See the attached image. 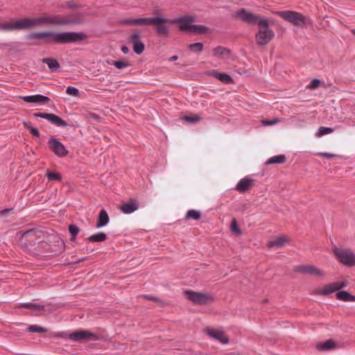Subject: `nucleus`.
I'll return each instance as SVG.
<instances>
[{
    "label": "nucleus",
    "mask_w": 355,
    "mask_h": 355,
    "mask_svg": "<svg viewBox=\"0 0 355 355\" xmlns=\"http://www.w3.org/2000/svg\"><path fill=\"white\" fill-rule=\"evenodd\" d=\"M178 59V55H173L169 58V61L173 62V61H176Z\"/></svg>",
    "instance_id": "nucleus-53"
},
{
    "label": "nucleus",
    "mask_w": 355,
    "mask_h": 355,
    "mask_svg": "<svg viewBox=\"0 0 355 355\" xmlns=\"http://www.w3.org/2000/svg\"><path fill=\"white\" fill-rule=\"evenodd\" d=\"M18 30L26 29L33 27L31 18H22L17 19Z\"/></svg>",
    "instance_id": "nucleus-29"
},
{
    "label": "nucleus",
    "mask_w": 355,
    "mask_h": 355,
    "mask_svg": "<svg viewBox=\"0 0 355 355\" xmlns=\"http://www.w3.org/2000/svg\"><path fill=\"white\" fill-rule=\"evenodd\" d=\"M108 63L113 64L114 67H116L119 69H124V68L130 66V64L128 62L123 61V60H116V61H113L112 63H110V62H108Z\"/></svg>",
    "instance_id": "nucleus-39"
},
{
    "label": "nucleus",
    "mask_w": 355,
    "mask_h": 355,
    "mask_svg": "<svg viewBox=\"0 0 355 355\" xmlns=\"http://www.w3.org/2000/svg\"><path fill=\"white\" fill-rule=\"evenodd\" d=\"M336 297L337 300L343 302H355V296L345 291H338L336 293Z\"/></svg>",
    "instance_id": "nucleus-26"
},
{
    "label": "nucleus",
    "mask_w": 355,
    "mask_h": 355,
    "mask_svg": "<svg viewBox=\"0 0 355 355\" xmlns=\"http://www.w3.org/2000/svg\"><path fill=\"white\" fill-rule=\"evenodd\" d=\"M0 30L3 31H13L18 30L17 21L13 20L0 24Z\"/></svg>",
    "instance_id": "nucleus-28"
},
{
    "label": "nucleus",
    "mask_w": 355,
    "mask_h": 355,
    "mask_svg": "<svg viewBox=\"0 0 355 355\" xmlns=\"http://www.w3.org/2000/svg\"><path fill=\"white\" fill-rule=\"evenodd\" d=\"M69 231L71 235L73 236L72 239L73 240L76 235L79 233L80 229L76 225H70L69 226Z\"/></svg>",
    "instance_id": "nucleus-42"
},
{
    "label": "nucleus",
    "mask_w": 355,
    "mask_h": 355,
    "mask_svg": "<svg viewBox=\"0 0 355 355\" xmlns=\"http://www.w3.org/2000/svg\"><path fill=\"white\" fill-rule=\"evenodd\" d=\"M19 308H28L31 309L33 311H40L43 309V306L37 304H33V303H20L17 306Z\"/></svg>",
    "instance_id": "nucleus-32"
},
{
    "label": "nucleus",
    "mask_w": 355,
    "mask_h": 355,
    "mask_svg": "<svg viewBox=\"0 0 355 355\" xmlns=\"http://www.w3.org/2000/svg\"><path fill=\"white\" fill-rule=\"evenodd\" d=\"M121 51L123 53H128L129 52V49L128 47L125 46H123L121 47Z\"/></svg>",
    "instance_id": "nucleus-50"
},
{
    "label": "nucleus",
    "mask_w": 355,
    "mask_h": 355,
    "mask_svg": "<svg viewBox=\"0 0 355 355\" xmlns=\"http://www.w3.org/2000/svg\"><path fill=\"white\" fill-rule=\"evenodd\" d=\"M139 206L135 200H130L128 202L121 205L119 209L125 214H130L135 211L138 209Z\"/></svg>",
    "instance_id": "nucleus-23"
},
{
    "label": "nucleus",
    "mask_w": 355,
    "mask_h": 355,
    "mask_svg": "<svg viewBox=\"0 0 355 355\" xmlns=\"http://www.w3.org/2000/svg\"><path fill=\"white\" fill-rule=\"evenodd\" d=\"M301 272L306 274H309L316 277H323L325 273L321 269L316 268L313 266H304L300 269Z\"/></svg>",
    "instance_id": "nucleus-22"
},
{
    "label": "nucleus",
    "mask_w": 355,
    "mask_h": 355,
    "mask_svg": "<svg viewBox=\"0 0 355 355\" xmlns=\"http://www.w3.org/2000/svg\"><path fill=\"white\" fill-rule=\"evenodd\" d=\"M10 211V209H4V210H1L0 211V216H3L4 215H6L8 212Z\"/></svg>",
    "instance_id": "nucleus-51"
},
{
    "label": "nucleus",
    "mask_w": 355,
    "mask_h": 355,
    "mask_svg": "<svg viewBox=\"0 0 355 355\" xmlns=\"http://www.w3.org/2000/svg\"><path fill=\"white\" fill-rule=\"evenodd\" d=\"M128 39L132 43L134 52L137 55L141 54L144 51L145 45L141 39L140 34L138 33H134Z\"/></svg>",
    "instance_id": "nucleus-11"
},
{
    "label": "nucleus",
    "mask_w": 355,
    "mask_h": 355,
    "mask_svg": "<svg viewBox=\"0 0 355 355\" xmlns=\"http://www.w3.org/2000/svg\"><path fill=\"white\" fill-rule=\"evenodd\" d=\"M32 26H40L43 24H60L62 22L58 19L56 17H40L31 18Z\"/></svg>",
    "instance_id": "nucleus-12"
},
{
    "label": "nucleus",
    "mask_w": 355,
    "mask_h": 355,
    "mask_svg": "<svg viewBox=\"0 0 355 355\" xmlns=\"http://www.w3.org/2000/svg\"><path fill=\"white\" fill-rule=\"evenodd\" d=\"M252 180L248 178L241 179L236 186V189L240 192H245L252 186Z\"/></svg>",
    "instance_id": "nucleus-24"
},
{
    "label": "nucleus",
    "mask_w": 355,
    "mask_h": 355,
    "mask_svg": "<svg viewBox=\"0 0 355 355\" xmlns=\"http://www.w3.org/2000/svg\"><path fill=\"white\" fill-rule=\"evenodd\" d=\"M352 33L355 35V28L352 31Z\"/></svg>",
    "instance_id": "nucleus-56"
},
{
    "label": "nucleus",
    "mask_w": 355,
    "mask_h": 355,
    "mask_svg": "<svg viewBox=\"0 0 355 355\" xmlns=\"http://www.w3.org/2000/svg\"><path fill=\"white\" fill-rule=\"evenodd\" d=\"M286 161V157L284 155H279L271 157L266 162V164H282Z\"/></svg>",
    "instance_id": "nucleus-33"
},
{
    "label": "nucleus",
    "mask_w": 355,
    "mask_h": 355,
    "mask_svg": "<svg viewBox=\"0 0 355 355\" xmlns=\"http://www.w3.org/2000/svg\"><path fill=\"white\" fill-rule=\"evenodd\" d=\"M33 116L35 117L45 119L58 127H65L67 125V123L65 121L62 119L60 116L52 113H35L33 114Z\"/></svg>",
    "instance_id": "nucleus-10"
},
{
    "label": "nucleus",
    "mask_w": 355,
    "mask_h": 355,
    "mask_svg": "<svg viewBox=\"0 0 355 355\" xmlns=\"http://www.w3.org/2000/svg\"><path fill=\"white\" fill-rule=\"evenodd\" d=\"M257 24L260 28L256 34V41L259 45H266L272 40L275 33L272 30L268 28V21L266 19H259Z\"/></svg>",
    "instance_id": "nucleus-3"
},
{
    "label": "nucleus",
    "mask_w": 355,
    "mask_h": 355,
    "mask_svg": "<svg viewBox=\"0 0 355 355\" xmlns=\"http://www.w3.org/2000/svg\"><path fill=\"white\" fill-rule=\"evenodd\" d=\"M277 15L286 21L294 26L304 27L306 24V18L300 12L292 10L279 11Z\"/></svg>",
    "instance_id": "nucleus-5"
},
{
    "label": "nucleus",
    "mask_w": 355,
    "mask_h": 355,
    "mask_svg": "<svg viewBox=\"0 0 355 355\" xmlns=\"http://www.w3.org/2000/svg\"><path fill=\"white\" fill-rule=\"evenodd\" d=\"M280 121L279 119H275L272 121H266V120H263L261 121V123L263 125H273L275 124H277V123H279Z\"/></svg>",
    "instance_id": "nucleus-45"
},
{
    "label": "nucleus",
    "mask_w": 355,
    "mask_h": 355,
    "mask_svg": "<svg viewBox=\"0 0 355 355\" xmlns=\"http://www.w3.org/2000/svg\"><path fill=\"white\" fill-rule=\"evenodd\" d=\"M46 176L49 181H61L62 180L61 175L58 173L54 171H47Z\"/></svg>",
    "instance_id": "nucleus-34"
},
{
    "label": "nucleus",
    "mask_w": 355,
    "mask_h": 355,
    "mask_svg": "<svg viewBox=\"0 0 355 355\" xmlns=\"http://www.w3.org/2000/svg\"><path fill=\"white\" fill-rule=\"evenodd\" d=\"M69 339L75 342L84 343L89 340H98L99 337L88 330H77L69 334Z\"/></svg>",
    "instance_id": "nucleus-7"
},
{
    "label": "nucleus",
    "mask_w": 355,
    "mask_h": 355,
    "mask_svg": "<svg viewBox=\"0 0 355 355\" xmlns=\"http://www.w3.org/2000/svg\"><path fill=\"white\" fill-rule=\"evenodd\" d=\"M28 331L33 332V333H46L47 331L46 329H45L44 327H39L36 324L30 325L28 327Z\"/></svg>",
    "instance_id": "nucleus-38"
},
{
    "label": "nucleus",
    "mask_w": 355,
    "mask_h": 355,
    "mask_svg": "<svg viewBox=\"0 0 355 355\" xmlns=\"http://www.w3.org/2000/svg\"><path fill=\"white\" fill-rule=\"evenodd\" d=\"M31 40H42L46 43H72L82 41L85 35L81 33L76 32H39L28 35Z\"/></svg>",
    "instance_id": "nucleus-1"
},
{
    "label": "nucleus",
    "mask_w": 355,
    "mask_h": 355,
    "mask_svg": "<svg viewBox=\"0 0 355 355\" xmlns=\"http://www.w3.org/2000/svg\"><path fill=\"white\" fill-rule=\"evenodd\" d=\"M236 17L240 19L255 24H257L259 19H261L260 17L254 15L251 12L245 10V9H241L239 10L236 13Z\"/></svg>",
    "instance_id": "nucleus-15"
},
{
    "label": "nucleus",
    "mask_w": 355,
    "mask_h": 355,
    "mask_svg": "<svg viewBox=\"0 0 355 355\" xmlns=\"http://www.w3.org/2000/svg\"><path fill=\"white\" fill-rule=\"evenodd\" d=\"M49 147L58 157H64L68 154L65 146L55 138L49 139Z\"/></svg>",
    "instance_id": "nucleus-9"
},
{
    "label": "nucleus",
    "mask_w": 355,
    "mask_h": 355,
    "mask_svg": "<svg viewBox=\"0 0 355 355\" xmlns=\"http://www.w3.org/2000/svg\"><path fill=\"white\" fill-rule=\"evenodd\" d=\"M23 125L28 128V126H31L29 122L24 121Z\"/></svg>",
    "instance_id": "nucleus-54"
},
{
    "label": "nucleus",
    "mask_w": 355,
    "mask_h": 355,
    "mask_svg": "<svg viewBox=\"0 0 355 355\" xmlns=\"http://www.w3.org/2000/svg\"><path fill=\"white\" fill-rule=\"evenodd\" d=\"M287 242H288V239L284 236H278L277 237L271 239L267 245L269 248H281L284 246Z\"/></svg>",
    "instance_id": "nucleus-20"
},
{
    "label": "nucleus",
    "mask_w": 355,
    "mask_h": 355,
    "mask_svg": "<svg viewBox=\"0 0 355 355\" xmlns=\"http://www.w3.org/2000/svg\"><path fill=\"white\" fill-rule=\"evenodd\" d=\"M213 56L220 60H227L231 55L230 51L225 47L217 46L213 49Z\"/></svg>",
    "instance_id": "nucleus-17"
},
{
    "label": "nucleus",
    "mask_w": 355,
    "mask_h": 355,
    "mask_svg": "<svg viewBox=\"0 0 355 355\" xmlns=\"http://www.w3.org/2000/svg\"><path fill=\"white\" fill-rule=\"evenodd\" d=\"M207 334L209 336L218 340L222 344H228L229 338L226 336L223 331L214 329H209L207 331Z\"/></svg>",
    "instance_id": "nucleus-16"
},
{
    "label": "nucleus",
    "mask_w": 355,
    "mask_h": 355,
    "mask_svg": "<svg viewBox=\"0 0 355 355\" xmlns=\"http://www.w3.org/2000/svg\"><path fill=\"white\" fill-rule=\"evenodd\" d=\"M320 84V80L318 79H313L311 81V83L307 85V88L313 89L317 88Z\"/></svg>",
    "instance_id": "nucleus-44"
},
{
    "label": "nucleus",
    "mask_w": 355,
    "mask_h": 355,
    "mask_svg": "<svg viewBox=\"0 0 355 355\" xmlns=\"http://www.w3.org/2000/svg\"><path fill=\"white\" fill-rule=\"evenodd\" d=\"M163 21H164V20L161 19V17H156L132 19H130L128 21V23L131 24L147 26V25H153V24L159 23Z\"/></svg>",
    "instance_id": "nucleus-13"
},
{
    "label": "nucleus",
    "mask_w": 355,
    "mask_h": 355,
    "mask_svg": "<svg viewBox=\"0 0 355 355\" xmlns=\"http://www.w3.org/2000/svg\"><path fill=\"white\" fill-rule=\"evenodd\" d=\"M184 295L193 304L198 305H207L212 303L216 297L211 293L186 291Z\"/></svg>",
    "instance_id": "nucleus-4"
},
{
    "label": "nucleus",
    "mask_w": 355,
    "mask_h": 355,
    "mask_svg": "<svg viewBox=\"0 0 355 355\" xmlns=\"http://www.w3.org/2000/svg\"><path fill=\"white\" fill-rule=\"evenodd\" d=\"M333 132H334V129L331 128L320 127L318 129V130L315 132V137H321L325 135L332 133Z\"/></svg>",
    "instance_id": "nucleus-35"
},
{
    "label": "nucleus",
    "mask_w": 355,
    "mask_h": 355,
    "mask_svg": "<svg viewBox=\"0 0 355 355\" xmlns=\"http://www.w3.org/2000/svg\"><path fill=\"white\" fill-rule=\"evenodd\" d=\"M189 49L195 53H200L203 49V44L201 42L193 43L189 45Z\"/></svg>",
    "instance_id": "nucleus-37"
},
{
    "label": "nucleus",
    "mask_w": 355,
    "mask_h": 355,
    "mask_svg": "<svg viewBox=\"0 0 355 355\" xmlns=\"http://www.w3.org/2000/svg\"><path fill=\"white\" fill-rule=\"evenodd\" d=\"M28 129L33 135L37 137H40V132L37 129L33 128V126H28Z\"/></svg>",
    "instance_id": "nucleus-49"
},
{
    "label": "nucleus",
    "mask_w": 355,
    "mask_h": 355,
    "mask_svg": "<svg viewBox=\"0 0 355 355\" xmlns=\"http://www.w3.org/2000/svg\"><path fill=\"white\" fill-rule=\"evenodd\" d=\"M57 239H58V242H61L62 243H63V242H62V241L60 239L57 238Z\"/></svg>",
    "instance_id": "nucleus-55"
},
{
    "label": "nucleus",
    "mask_w": 355,
    "mask_h": 355,
    "mask_svg": "<svg viewBox=\"0 0 355 355\" xmlns=\"http://www.w3.org/2000/svg\"><path fill=\"white\" fill-rule=\"evenodd\" d=\"M315 348L319 351H329L338 348V345L332 339L319 342L315 345Z\"/></svg>",
    "instance_id": "nucleus-18"
},
{
    "label": "nucleus",
    "mask_w": 355,
    "mask_h": 355,
    "mask_svg": "<svg viewBox=\"0 0 355 355\" xmlns=\"http://www.w3.org/2000/svg\"><path fill=\"white\" fill-rule=\"evenodd\" d=\"M200 217L201 213L199 211L195 209L189 210L186 215V218L187 219L199 220Z\"/></svg>",
    "instance_id": "nucleus-36"
},
{
    "label": "nucleus",
    "mask_w": 355,
    "mask_h": 355,
    "mask_svg": "<svg viewBox=\"0 0 355 355\" xmlns=\"http://www.w3.org/2000/svg\"><path fill=\"white\" fill-rule=\"evenodd\" d=\"M21 98L26 103H45L49 101V98L47 96L40 94L24 96Z\"/></svg>",
    "instance_id": "nucleus-19"
},
{
    "label": "nucleus",
    "mask_w": 355,
    "mask_h": 355,
    "mask_svg": "<svg viewBox=\"0 0 355 355\" xmlns=\"http://www.w3.org/2000/svg\"><path fill=\"white\" fill-rule=\"evenodd\" d=\"M109 220L110 219L107 211L105 209H102L99 213L96 226L97 228L103 227L108 224Z\"/></svg>",
    "instance_id": "nucleus-25"
},
{
    "label": "nucleus",
    "mask_w": 355,
    "mask_h": 355,
    "mask_svg": "<svg viewBox=\"0 0 355 355\" xmlns=\"http://www.w3.org/2000/svg\"><path fill=\"white\" fill-rule=\"evenodd\" d=\"M66 93L71 96L78 97L79 96V90L74 87H68L66 90Z\"/></svg>",
    "instance_id": "nucleus-41"
},
{
    "label": "nucleus",
    "mask_w": 355,
    "mask_h": 355,
    "mask_svg": "<svg viewBox=\"0 0 355 355\" xmlns=\"http://www.w3.org/2000/svg\"><path fill=\"white\" fill-rule=\"evenodd\" d=\"M335 292H338L335 282L325 285L322 288H318L313 290L311 295H329Z\"/></svg>",
    "instance_id": "nucleus-14"
},
{
    "label": "nucleus",
    "mask_w": 355,
    "mask_h": 355,
    "mask_svg": "<svg viewBox=\"0 0 355 355\" xmlns=\"http://www.w3.org/2000/svg\"><path fill=\"white\" fill-rule=\"evenodd\" d=\"M332 252L335 257L343 265L348 267L355 266V254L349 248H342L334 246Z\"/></svg>",
    "instance_id": "nucleus-2"
},
{
    "label": "nucleus",
    "mask_w": 355,
    "mask_h": 355,
    "mask_svg": "<svg viewBox=\"0 0 355 355\" xmlns=\"http://www.w3.org/2000/svg\"><path fill=\"white\" fill-rule=\"evenodd\" d=\"M335 284L336 285L337 290L340 291V289L346 287L348 284V282L347 281H342L336 282Z\"/></svg>",
    "instance_id": "nucleus-46"
},
{
    "label": "nucleus",
    "mask_w": 355,
    "mask_h": 355,
    "mask_svg": "<svg viewBox=\"0 0 355 355\" xmlns=\"http://www.w3.org/2000/svg\"><path fill=\"white\" fill-rule=\"evenodd\" d=\"M142 297L144 298L150 300H155V297L150 296V295H143Z\"/></svg>",
    "instance_id": "nucleus-52"
},
{
    "label": "nucleus",
    "mask_w": 355,
    "mask_h": 355,
    "mask_svg": "<svg viewBox=\"0 0 355 355\" xmlns=\"http://www.w3.org/2000/svg\"><path fill=\"white\" fill-rule=\"evenodd\" d=\"M42 62L48 65L51 71H55L60 67L58 62L53 58H44Z\"/></svg>",
    "instance_id": "nucleus-30"
},
{
    "label": "nucleus",
    "mask_w": 355,
    "mask_h": 355,
    "mask_svg": "<svg viewBox=\"0 0 355 355\" xmlns=\"http://www.w3.org/2000/svg\"><path fill=\"white\" fill-rule=\"evenodd\" d=\"M209 75L215 77L224 83H232L234 82L232 77L225 73L212 71L209 73Z\"/></svg>",
    "instance_id": "nucleus-27"
},
{
    "label": "nucleus",
    "mask_w": 355,
    "mask_h": 355,
    "mask_svg": "<svg viewBox=\"0 0 355 355\" xmlns=\"http://www.w3.org/2000/svg\"><path fill=\"white\" fill-rule=\"evenodd\" d=\"M182 120L188 123H194L200 121L201 120V118L198 115L186 116L182 118Z\"/></svg>",
    "instance_id": "nucleus-40"
},
{
    "label": "nucleus",
    "mask_w": 355,
    "mask_h": 355,
    "mask_svg": "<svg viewBox=\"0 0 355 355\" xmlns=\"http://www.w3.org/2000/svg\"><path fill=\"white\" fill-rule=\"evenodd\" d=\"M161 19H164V21H161L159 23L153 24V25L157 26V33L160 35H166L168 33V27L166 25V23H171L173 24L175 22V21H172L170 19H168L164 17H162Z\"/></svg>",
    "instance_id": "nucleus-21"
},
{
    "label": "nucleus",
    "mask_w": 355,
    "mask_h": 355,
    "mask_svg": "<svg viewBox=\"0 0 355 355\" xmlns=\"http://www.w3.org/2000/svg\"><path fill=\"white\" fill-rule=\"evenodd\" d=\"M69 334H67L66 332H56V333H54L53 336L55 337L69 339Z\"/></svg>",
    "instance_id": "nucleus-47"
},
{
    "label": "nucleus",
    "mask_w": 355,
    "mask_h": 355,
    "mask_svg": "<svg viewBox=\"0 0 355 355\" xmlns=\"http://www.w3.org/2000/svg\"><path fill=\"white\" fill-rule=\"evenodd\" d=\"M107 238V235L103 232H98L94 234L87 238V240L90 242H102Z\"/></svg>",
    "instance_id": "nucleus-31"
},
{
    "label": "nucleus",
    "mask_w": 355,
    "mask_h": 355,
    "mask_svg": "<svg viewBox=\"0 0 355 355\" xmlns=\"http://www.w3.org/2000/svg\"><path fill=\"white\" fill-rule=\"evenodd\" d=\"M194 21L193 17H186L179 18L177 22L179 24L181 31H189L195 33H202L207 31V28L201 25L193 24Z\"/></svg>",
    "instance_id": "nucleus-6"
},
{
    "label": "nucleus",
    "mask_w": 355,
    "mask_h": 355,
    "mask_svg": "<svg viewBox=\"0 0 355 355\" xmlns=\"http://www.w3.org/2000/svg\"><path fill=\"white\" fill-rule=\"evenodd\" d=\"M317 155H320V156H323V157H328V158H332V157H336L335 154L329 153H317Z\"/></svg>",
    "instance_id": "nucleus-48"
},
{
    "label": "nucleus",
    "mask_w": 355,
    "mask_h": 355,
    "mask_svg": "<svg viewBox=\"0 0 355 355\" xmlns=\"http://www.w3.org/2000/svg\"><path fill=\"white\" fill-rule=\"evenodd\" d=\"M230 228H231V230L233 232H234L235 234H236L237 235H241V231L239 228L236 220L234 219L232 220Z\"/></svg>",
    "instance_id": "nucleus-43"
},
{
    "label": "nucleus",
    "mask_w": 355,
    "mask_h": 355,
    "mask_svg": "<svg viewBox=\"0 0 355 355\" xmlns=\"http://www.w3.org/2000/svg\"><path fill=\"white\" fill-rule=\"evenodd\" d=\"M43 236V233L40 231L37 230H28L24 232L20 239V243L22 245L25 247H28V245H35L36 241L40 242V239H42Z\"/></svg>",
    "instance_id": "nucleus-8"
}]
</instances>
